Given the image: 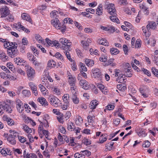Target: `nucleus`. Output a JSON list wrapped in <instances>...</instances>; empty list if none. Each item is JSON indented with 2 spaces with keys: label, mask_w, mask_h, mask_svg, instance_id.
<instances>
[{
  "label": "nucleus",
  "mask_w": 158,
  "mask_h": 158,
  "mask_svg": "<svg viewBox=\"0 0 158 158\" xmlns=\"http://www.w3.org/2000/svg\"><path fill=\"white\" fill-rule=\"evenodd\" d=\"M10 133L11 134L9 135L6 138L7 140L9 143L12 145H14L16 143L15 139L18 136V134L14 131H11Z\"/></svg>",
  "instance_id": "obj_1"
},
{
  "label": "nucleus",
  "mask_w": 158,
  "mask_h": 158,
  "mask_svg": "<svg viewBox=\"0 0 158 158\" xmlns=\"http://www.w3.org/2000/svg\"><path fill=\"white\" fill-rule=\"evenodd\" d=\"M60 42L62 44V46L61 48L64 50H67V51L69 50L70 46L71 45V43L69 42V40L65 38H62L60 39Z\"/></svg>",
  "instance_id": "obj_2"
},
{
  "label": "nucleus",
  "mask_w": 158,
  "mask_h": 158,
  "mask_svg": "<svg viewBox=\"0 0 158 158\" xmlns=\"http://www.w3.org/2000/svg\"><path fill=\"white\" fill-rule=\"evenodd\" d=\"M6 110V111L9 113H11L12 111L11 106L3 102L2 103L0 102V114H2L4 112L3 110Z\"/></svg>",
  "instance_id": "obj_3"
},
{
  "label": "nucleus",
  "mask_w": 158,
  "mask_h": 158,
  "mask_svg": "<svg viewBox=\"0 0 158 158\" xmlns=\"http://www.w3.org/2000/svg\"><path fill=\"white\" fill-rule=\"evenodd\" d=\"M49 99L50 103L55 107L60 106V101L56 97L54 96H50Z\"/></svg>",
  "instance_id": "obj_4"
},
{
  "label": "nucleus",
  "mask_w": 158,
  "mask_h": 158,
  "mask_svg": "<svg viewBox=\"0 0 158 158\" xmlns=\"http://www.w3.org/2000/svg\"><path fill=\"white\" fill-rule=\"evenodd\" d=\"M92 76L95 78L101 79L102 77L101 71L98 68H94L92 70Z\"/></svg>",
  "instance_id": "obj_5"
},
{
  "label": "nucleus",
  "mask_w": 158,
  "mask_h": 158,
  "mask_svg": "<svg viewBox=\"0 0 158 158\" xmlns=\"http://www.w3.org/2000/svg\"><path fill=\"white\" fill-rule=\"evenodd\" d=\"M26 72L28 79L30 80H32L35 76V70L31 67L28 66Z\"/></svg>",
  "instance_id": "obj_6"
},
{
  "label": "nucleus",
  "mask_w": 158,
  "mask_h": 158,
  "mask_svg": "<svg viewBox=\"0 0 158 158\" xmlns=\"http://www.w3.org/2000/svg\"><path fill=\"white\" fill-rule=\"evenodd\" d=\"M105 7L107 10V12L111 15H116L114 4L110 3L108 5H106Z\"/></svg>",
  "instance_id": "obj_7"
},
{
  "label": "nucleus",
  "mask_w": 158,
  "mask_h": 158,
  "mask_svg": "<svg viewBox=\"0 0 158 158\" xmlns=\"http://www.w3.org/2000/svg\"><path fill=\"white\" fill-rule=\"evenodd\" d=\"M80 76L77 77V79L79 81V84L85 90H87L89 88V83L85 80L81 79Z\"/></svg>",
  "instance_id": "obj_8"
},
{
  "label": "nucleus",
  "mask_w": 158,
  "mask_h": 158,
  "mask_svg": "<svg viewBox=\"0 0 158 158\" xmlns=\"http://www.w3.org/2000/svg\"><path fill=\"white\" fill-rule=\"evenodd\" d=\"M16 107L17 110L19 113L22 112L24 110V105L22 102L19 99H16Z\"/></svg>",
  "instance_id": "obj_9"
},
{
  "label": "nucleus",
  "mask_w": 158,
  "mask_h": 158,
  "mask_svg": "<svg viewBox=\"0 0 158 158\" xmlns=\"http://www.w3.org/2000/svg\"><path fill=\"white\" fill-rule=\"evenodd\" d=\"M1 17H5L10 14V10L6 6L2 7L0 10Z\"/></svg>",
  "instance_id": "obj_10"
},
{
  "label": "nucleus",
  "mask_w": 158,
  "mask_h": 158,
  "mask_svg": "<svg viewBox=\"0 0 158 158\" xmlns=\"http://www.w3.org/2000/svg\"><path fill=\"white\" fill-rule=\"evenodd\" d=\"M17 48L9 47L7 49V54L11 58H13L16 56L17 50Z\"/></svg>",
  "instance_id": "obj_11"
},
{
  "label": "nucleus",
  "mask_w": 158,
  "mask_h": 158,
  "mask_svg": "<svg viewBox=\"0 0 158 158\" xmlns=\"http://www.w3.org/2000/svg\"><path fill=\"white\" fill-rule=\"evenodd\" d=\"M51 22L52 25L56 28L58 29H60V25H61V23L57 18H55V19L52 20Z\"/></svg>",
  "instance_id": "obj_12"
},
{
  "label": "nucleus",
  "mask_w": 158,
  "mask_h": 158,
  "mask_svg": "<svg viewBox=\"0 0 158 158\" xmlns=\"http://www.w3.org/2000/svg\"><path fill=\"white\" fill-rule=\"evenodd\" d=\"M156 26V22L153 21H150L148 22V24L146 26V28L148 31L150 29L154 30Z\"/></svg>",
  "instance_id": "obj_13"
},
{
  "label": "nucleus",
  "mask_w": 158,
  "mask_h": 158,
  "mask_svg": "<svg viewBox=\"0 0 158 158\" xmlns=\"http://www.w3.org/2000/svg\"><path fill=\"white\" fill-rule=\"evenodd\" d=\"M29 85L33 93L35 96L38 94L37 87L33 84V83L30 82L29 83Z\"/></svg>",
  "instance_id": "obj_14"
},
{
  "label": "nucleus",
  "mask_w": 158,
  "mask_h": 158,
  "mask_svg": "<svg viewBox=\"0 0 158 158\" xmlns=\"http://www.w3.org/2000/svg\"><path fill=\"white\" fill-rule=\"evenodd\" d=\"M46 41L47 42L48 44L51 46H58L59 45V43L57 42V41L55 40V41H52L50 40L49 39L46 38Z\"/></svg>",
  "instance_id": "obj_15"
},
{
  "label": "nucleus",
  "mask_w": 158,
  "mask_h": 158,
  "mask_svg": "<svg viewBox=\"0 0 158 158\" xmlns=\"http://www.w3.org/2000/svg\"><path fill=\"white\" fill-rule=\"evenodd\" d=\"M52 93L56 95H60L61 94L60 90L56 87L52 86L51 88Z\"/></svg>",
  "instance_id": "obj_16"
},
{
  "label": "nucleus",
  "mask_w": 158,
  "mask_h": 158,
  "mask_svg": "<svg viewBox=\"0 0 158 158\" xmlns=\"http://www.w3.org/2000/svg\"><path fill=\"white\" fill-rule=\"evenodd\" d=\"M97 42L100 44L107 46H109V43L108 41L104 39L100 38L98 40Z\"/></svg>",
  "instance_id": "obj_17"
},
{
  "label": "nucleus",
  "mask_w": 158,
  "mask_h": 158,
  "mask_svg": "<svg viewBox=\"0 0 158 158\" xmlns=\"http://www.w3.org/2000/svg\"><path fill=\"white\" fill-rule=\"evenodd\" d=\"M76 80L75 77L70 74L69 77H68V82L70 86L75 85Z\"/></svg>",
  "instance_id": "obj_18"
},
{
  "label": "nucleus",
  "mask_w": 158,
  "mask_h": 158,
  "mask_svg": "<svg viewBox=\"0 0 158 158\" xmlns=\"http://www.w3.org/2000/svg\"><path fill=\"white\" fill-rule=\"evenodd\" d=\"M3 119L4 121H6L9 125L12 126L14 124V121L10 118L6 116H3Z\"/></svg>",
  "instance_id": "obj_19"
},
{
  "label": "nucleus",
  "mask_w": 158,
  "mask_h": 158,
  "mask_svg": "<svg viewBox=\"0 0 158 158\" xmlns=\"http://www.w3.org/2000/svg\"><path fill=\"white\" fill-rule=\"evenodd\" d=\"M98 102L97 100L92 101L90 104L89 107L92 109H94L98 105Z\"/></svg>",
  "instance_id": "obj_20"
},
{
  "label": "nucleus",
  "mask_w": 158,
  "mask_h": 158,
  "mask_svg": "<svg viewBox=\"0 0 158 158\" xmlns=\"http://www.w3.org/2000/svg\"><path fill=\"white\" fill-rule=\"evenodd\" d=\"M139 7L140 9H142L144 12V14L148 15V8L146 6L145 4L143 3L142 4H139Z\"/></svg>",
  "instance_id": "obj_21"
},
{
  "label": "nucleus",
  "mask_w": 158,
  "mask_h": 158,
  "mask_svg": "<svg viewBox=\"0 0 158 158\" xmlns=\"http://www.w3.org/2000/svg\"><path fill=\"white\" fill-rule=\"evenodd\" d=\"M37 101L43 106H48V102L46 101L45 99L44 98H38L37 99Z\"/></svg>",
  "instance_id": "obj_22"
},
{
  "label": "nucleus",
  "mask_w": 158,
  "mask_h": 158,
  "mask_svg": "<svg viewBox=\"0 0 158 158\" xmlns=\"http://www.w3.org/2000/svg\"><path fill=\"white\" fill-rule=\"evenodd\" d=\"M22 128L23 130L27 133H30L32 132V130L25 124H22Z\"/></svg>",
  "instance_id": "obj_23"
},
{
  "label": "nucleus",
  "mask_w": 158,
  "mask_h": 158,
  "mask_svg": "<svg viewBox=\"0 0 158 158\" xmlns=\"http://www.w3.org/2000/svg\"><path fill=\"white\" fill-rule=\"evenodd\" d=\"M21 17L23 19L28 21L30 23L31 22V19L30 17L28 14L26 13L23 14L21 15Z\"/></svg>",
  "instance_id": "obj_24"
},
{
  "label": "nucleus",
  "mask_w": 158,
  "mask_h": 158,
  "mask_svg": "<svg viewBox=\"0 0 158 158\" xmlns=\"http://www.w3.org/2000/svg\"><path fill=\"white\" fill-rule=\"evenodd\" d=\"M67 129L69 131H74V129H75L74 123L71 122H69L67 124Z\"/></svg>",
  "instance_id": "obj_25"
},
{
  "label": "nucleus",
  "mask_w": 158,
  "mask_h": 158,
  "mask_svg": "<svg viewBox=\"0 0 158 158\" xmlns=\"http://www.w3.org/2000/svg\"><path fill=\"white\" fill-rule=\"evenodd\" d=\"M71 97L73 102L75 104H78L79 103V100L77 95H71Z\"/></svg>",
  "instance_id": "obj_26"
},
{
  "label": "nucleus",
  "mask_w": 158,
  "mask_h": 158,
  "mask_svg": "<svg viewBox=\"0 0 158 158\" xmlns=\"http://www.w3.org/2000/svg\"><path fill=\"white\" fill-rule=\"evenodd\" d=\"M8 57L6 56L4 52H0V59L3 61H6L8 59Z\"/></svg>",
  "instance_id": "obj_27"
},
{
  "label": "nucleus",
  "mask_w": 158,
  "mask_h": 158,
  "mask_svg": "<svg viewBox=\"0 0 158 158\" xmlns=\"http://www.w3.org/2000/svg\"><path fill=\"white\" fill-rule=\"evenodd\" d=\"M125 76V75H123L120 77H118L117 79V81L121 83H124L126 82L125 79H124Z\"/></svg>",
  "instance_id": "obj_28"
},
{
  "label": "nucleus",
  "mask_w": 158,
  "mask_h": 158,
  "mask_svg": "<svg viewBox=\"0 0 158 158\" xmlns=\"http://www.w3.org/2000/svg\"><path fill=\"white\" fill-rule=\"evenodd\" d=\"M107 139V137L106 136L105 134L102 135L99 139V142L98 143H102L106 141Z\"/></svg>",
  "instance_id": "obj_29"
},
{
  "label": "nucleus",
  "mask_w": 158,
  "mask_h": 158,
  "mask_svg": "<svg viewBox=\"0 0 158 158\" xmlns=\"http://www.w3.org/2000/svg\"><path fill=\"white\" fill-rule=\"evenodd\" d=\"M47 67L49 68H54L56 65V63L53 60H49L48 62Z\"/></svg>",
  "instance_id": "obj_30"
},
{
  "label": "nucleus",
  "mask_w": 158,
  "mask_h": 158,
  "mask_svg": "<svg viewBox=\"0 0 158 158\" xmlns=\"http://www.w3.org/2000/svg\"><path fill=\"white\" fill-rule=\"evenodd\" d=\"M86 64L89 67H91L93 66L94 64V60L90 59H87L85 60Z\"/></svg>",
  "instance_id": "obj_31"
},
{
  "label": "nucleus",
  "mask_w": 158,
  "mask_h": 158,
  "mask_svg": "<svg viewBox=\"0 0 158 158\" xmlns=\"http://www.w3.org/2000/svg\"><path fill=\"white\" fill-rule=\"evenodd\" d=\"M145 42L148 44H151V45L152 46H154L156 44V41L153 39L148 40V39H147L145 40Z\"/></svg>",
  "instance_id": "obj_32"
},
{
  "label": "nucleus",
  "mask_w": 158,
  "mask_h": 158,
  "mask_svg": "<svg viewBox=\"0 0 158 158\" xmlns=\"http://www.w3.org/2000/svg\"><path fill=\"white\" fill-rule=\"evenodd\" d=\"M70 89L72 93L71 95H77V86L75 85L71 86Z\"/></svg>",
  "instance_id": "obj_33"
},
{
  "label": "nucleus",
  "mask_w": 158,
  "mask_h": 158,
  "mask_svg": "<svg viewBox=\"0 0 158 158\" xmlns=\"http://www.w3.org/2000/svg\"><path fill=\"white\" fill-rule=\"evenodd\" d=\"M39 87L41 92H43V94L44 95H45L47 94L46 92L47 91V90H46V88L43 86L42 84H40L39 85Z\"/></svg>",
  "instance_id": "obj_34"
},
{
  "label": "nucleus",
  "mask_w": 158,
  "mask_h": 158,
  "mask_svg": "<svg viewBox=\"0 0 158 158\" xmlns=\"http://www.w3.org/2000/svg\"><path fill=\"white\" fill-rule=\"evenodd\" d=\"M83 122V119L80 116H78L75 119V123L77 125H80Z\"/></svg>",
  "instance_id": "obj_35"
},
{
  "label": "nucleus",
  "mask_w": 158,
  "mask_h": 158,
  "mask_svg": "<svg viewBox=\"0 0 158 158\" xmlns=\"http://www.w3.org/2000/svg\"><path fill=\"white\" fill-rule=\"evenodd\" d=\"M114 143L112 142L106 144V149H107L109 151H110L113 146Z\"/></svg>",
  "instance_id": "obj_36"
},
{
  "label": "nucleus",
  "mask_w": 158,
  "mask_h": 158,
  "mask_svg": "<svg viewBox=\"0 0 158 158\" xmlns=\"http://www.w3.org/2000/svg\"><path fill=\"white\" fill-rule=\"evenodd\" d=\"M110 52L112 55H116L119 52V51L117 48H112L110 49Z\"/></svg>",
  "instance_id": "obj_37"
},
{
  "label": "nucleus",
  "mask_w": 158,
  "mask_h": 158,
  "mask_svg": "<svg viewBox=\"0 0 158 158\" xmlns=\"http://www.w3.org/2000/svg\"><path fill=\"white\" fill-rule=\"evenodd\" d=\"M116 15H111L110 17V20L113 22H116L117 23H118L119 20L116 16Z\"/></svg>",
  "instance_id": "obj_38"
},
{
  "label": "nucleus",
  "mask_w": 158,
  "mask_h": 158,
  "mask_svg": "<svg viewBox=\"0 0 158 158\" xmlns=\"http://www.w3.org/2000/svg\"><path fill=\"white\" fill-rule=\"evenodd\" d=\"M138 135L139 136L145 137L146 136L147 134L145 133V131H144V129H140L139 130V131L138 132Z\"/></svg>",
  "instance_id": "obj_39"
},
{
  "label": "nucleus",
  "mask_w": 158,
  "mask_h": 158,
  "mask_svg": "<svg viewBox=\"0 0 158 158\" xmlns=\"http://www.w3.org/2000/svg\"><path fill=\"white\" fill-rule=\"evenodd\" d=\"M58 14V11L56 10H54L51 13L50 16L52 18H56V17Z\"/></svg>",
  "instance_id": "obj_40"
},
{
  "label": "nucleus",
  "mask_w": 158,
  "mask_h": 158,
  "mask_svg": "<svg viewBox=\"0 0 158 158\" xmlns=\"http://www.w3.org/2000/svg\"><path fill=\"white\" fill-rule=\"evenodd\" d=\"M69 95L68 94H65L63 97V99L65 103H68Z\"/></svg>",
  "instance_id": "obj_41"
},
{
  "label": "nucleus",
  "mask_w": 158,
  "mask_h": 158,
  "mask_svg": "<svg viewBox=\"0 0 158 158\" xmlns=\"http://www.w3.org/2000/svg\"><path fill=\"white\" fill-rule=\"evenodd\" d=\"M65 51H64V53L65 54L67 58L69 59L70 61H72V60L71 58L70 55V53L68 52V51H67V50H65ZM69 50H68V51H69Z\"/></svg>",
  "instance_id": "obj_42"
},
{
  "label": "nucleus",
  "mask_w": 158,
  "mask_h": 158,
  "mask_svg": "<svg viewBox=\"0 0 158 158\" xmlns=\"http://www.w3.org/2000/svg\"><path fill=\"white\" fill-rule=\"evenodd\" d=\"M27 57L28 60L31 61H32L35 58L34 55L31 54L29 53H27Z\"/></svg>",
  "instance_id": "obj_43"
},
{
  "label": "nucleus",
  "mask_w": 158,
  "mask_h": 158,
  "mask_svg": "<svg viewBox=\"0 0 158 158\" xmlns=\"http://www.w3.org/2000/svg\"><path fill=\"white\" fill-rule=\"evenodd\" d=\"M32 64L35 65L36 68H37L39 67L41 63L37 61L36 58H35V59L32 61Z\"/></svg>",
  "instance_id": "obj_44"
},
{
  "label": "nucleus",
  "mask_w": 158,
  "mask_h": 158,
  "mask_svg": "<svg viewBox=\"0 0 158 158\" xmlns=\"http://www.w3.org/2000/svg\"><path fill=\"white\" fill-rule=\"evenodd\" d=\"M152 72L156 77H158V70L156 69L155 67H152Z\"/></svg>",
  "instance_id": "obj_45"
},
{
  "label": "nucleus",
  "mask_w": 158,
  "mask_h": 158,
  "mask_svg": "<svg viewBox=\"0 0 158 158\" xmlns=\"http://www.w3.org/2000/svg\"><path fill=\"white\" fill-rule=\"evenodd\" d=\"M22 93L25 97H29L31 94L30 91L27 90H23Z\"/></svg>",
  "instance_id": "obj_46"
},
{
  "label": "nucleus",
  "mask_w": 158,
  "mask_h": 158,
  "mask_svg": "<svg viewBox=\"0 0 158 158\" xmlns=\"http://www.w3.org/2000/svg\"><path fill=\"white\" fill-rule=\"evenodd\" d=\"M17 137L18 138L19 141L21 143H24L26 141V138L23 137L18 135Z\"/></svg>",
  "instance_id": "obj_47"
},
{
  "label": "nucleus",
  "mask_w": 158,
  "mask_h": 158,
  "mask_svg": "<svg viewBox=\"0 0 158 158\" xmlns=\"http://www.w3.org/2000/svg\"><path fill=\"white\" fill-rule=\"evenodd\" d=\"M26 156H27L26 158H37L36 155L33 153H31L28 154L27 153Z\"/></svg>",
  "instance_id": "obj_48"
},
{
  "label": "nucleus",
  "mask_w": 158,
  "mask_h": 158,
  "mask_svg": "<svg viewBox=\"0 0 158 158\" xmlns=\"http://www.w3.org/2000/svg\"><path fill=\"white\" fill-rule=\"evenodd\" d=\"M74 156L75 158H85V156L83 155V154H80L79 153H76Z\"/></svg>",
  "instance_id": "obj_49"
},
{
  "label": "nucleus",
  "mask_w": 158,
  "mask_h": 158,
  "mask_svg": "<svg viewBox=\"0 0 158 158\" xmlns=\"http://www.w3.org/2000/svg\"><path fill=\"white\" fill-rule=\"evenodd\" d=\"M35 38L39 43H42L43 40L42 38L39 35H36L35 36Z\"/></svg>",
  "instance_id": "obj_50"
},
{
  "label": "nucleus",
  "mask_w": 158,
  "mask_h": 158,
  "mask_svg": "<svg viewBox=\"0 0 158 158\" xmlns=\"http://www.w3.org/2000/svg\"><path fill=\"white\" fill-rule=\"evenodd\" d=\"M120 122V119L118 118H116L113 120L114 124L116 126H117Z\"/></svg>",
  "instance_id": "obj_51"
},
{
  "label": "nucleus",
  "mask_w": 158,
  "mask_h": 158,
  "mask_svg": "<svg viewBox=\"0 0 158 158\" xmlns=\"http://www.w3.org/2000/svg\"><path fill=\"white\" fill-rule=\"evenodd\" d=\"M117 87L118 89L122 91H123L127 89L126 86H123L122 85H118Z\"/></svg>",
  "instance_id": "obj_52"
},
{
  "label": "nucleus",
  "mask_w": 158,
  "mask_h": 158,
  "mask_svg": "<svg viewBox=\"0 0 158 158\" xmlns=\"http://www.w3.org/2000/svg\"><path fill=\"white\" fill-rule=\"evenodd\" d=\"M107 56L105 55H102L99 58L100 61L105 62L107 61Z\"/></svg>",
  "instance_id": "obj_53"
},
{
  "label": "nucleus",
  "mask_w": 158,
  "mask_h": 158,
  "mask_svg": "<svg viewBox=\"0 0 158 158\" xmlns=\"http://www.w3.org/2000/svg\"><path fill=\"white\" fill-rule=\"evenodd\" d=\"M89 52L90 54L92 55L94 54L95 55H97L98 54V51L96 49L94 50L93 49L91 48L89 50Z\"/></svg>",
  "instance_id": "obj_54"
},
{
  "label": "nucleus",
  "mask_w": 158,
  "mask_h": 158,
  "mask_svg": "<svg viewBox=\"0 0 158 158\" xmlns=\"http://www.w3.org/2000/svg\"><path fill=\"white\" fill-rule=\"evenodd\" d=\"M83 155L85 156V155L87 156H89L91 155V152L88 150H85L84 151H81Z\"/></svg>",
  "instance_id": "obj_55"
},
{
  "label": "nucleus",
  "mask_w": 158,
  "mask_h": 158,
  "mask_svg": "<svg viewBox=\"0 0 158 158\" xmlns=\"http://www.w3.org/2000/svg\"><path fill=\"white\" fill-rule=\"evenodd\" d=\"M87 118L88 119V123H92V121L94 120L95 118V116H91L90 115H88L87 116Z\"/></svg>",
  "instance_id": "obj_56"
},
{
  "label": "nucleus",
  "mask_w": 158,
  "mask_h": 158,
  "mask_svg": "<svg viewBox=\"0 0 158 158\" xmlns=\"http://www.w3.org/2000/svg\"><path fill=\"white\" fill-rule=\"evenodd\" d=\"M80 75V76L81 79H82V76L83 77H84L85 78H87V77L86 74L84 72H83V71H81V74H79L78 75V77Z\"/></svg>",
  "instance_id": "obj_57"
},
{
  "label": "nucleus",
  "mask_w": 158,
  "mask_h": 158,
  "mask_svg": "<svg viewBox=\"0 0 158 158\" xmlns=\"http://www.w3.org/2000/svg\"><path fill=\"white\" fill-rule=\"evenodd\" d=\"M80 65L81 69L82 71H84L85 72L87 71V69L84 64L81 63Z\"/></svg>",
  "instance_id": "obj_58"
},
{
  "label": "nucleus",
  "mask_w": 158,
  "mask_h": 158,
  "mask_svg": "<svg viewBox=\"0 0 158 158\" xmlns=\"http://www.w3.org/2000/svg\"><path fill=\"white\" fill-rule=\"evenodd\" d=\"M9 46L10 47L17 48L18 45L16 43L10 42Z\"/></svg>",
  "instance_id": "obj_59"
},
{
  "label": "nucleus",
  "mask_w": 158,
  "mask_h": 158,
  "mask_svg": "<svg viewBox=\"0 0 158 158\" xmlns=\"http://www.w3.org/2000/svg\"><path fill=\"white\" fill-rule=\"evenodd\" d=\"M150 143L148 141H145L144 143L143 144V147L145 148H148L150 146Z\"/></svg>",
  "instance_id": "obj_60"
},
{
  "label": "nucleus",
  "mask_w": 158,
  "mask_h": 158,
  "mask_svg": "<svg viewBox=\"0 0 158 158\" xmlns=\"http://www.w3.org/2000/svg\"><path fill=\"white\" fill-rule=\"evenodd\" d=\"M142 71L143 72V73L146 74L148 76H150L151 75L150 72L148 70L143 68L142 69Z\"/></svg>",
  "instance_id": "obj_61"
},
{
  "label": "nucleus",
  "mask_w": 158,
  "mask_h": 158,
  "mask_svg": "<svg viewBox=\"0 0 158 158\" xmlns=\"http://www.w3.org/2000/svg\"><path fill=\"white\" fill-rule=\"evenodd\" d=\"M8 151V149L6 148H2L1 152V153L2 154L4 155L5 156L7 154H8V153H7Z\"/></svg>",
  "instance_id": "obj_62"
},
{
  "label": "nucleus",
  "mask_w": 158,
  "mask_h": 158,
  "mask_svg": "<svg viewBox=\"0 0 158 158\" xmlns=\"http://www.w3.org/2000/svg\"><path fill=\"white\" fill-rule=\"evenodd\" d=\"M17 72L18 73L20 74V75L24 76L25 75L26 73L22 69H19L17 70Z\"/></svg>",
  "instance_id": "obj_63"
},
{
  "label": "nucleus",
  "mask_w": 158,
  "mask_h": 158,
  "mask_svg": "<svg viewBox=\"0 0 158 158\" xmlns=\"http://www.w3.org/2000/svg\"><path fill=\"white\" fill-rule=\"evenodd\" d=\"M141 41L139 39L137 40L135 47V48H139L141 46Z\"/></svg>",
  "instance_id": "obj_64"
}]
</instances>
